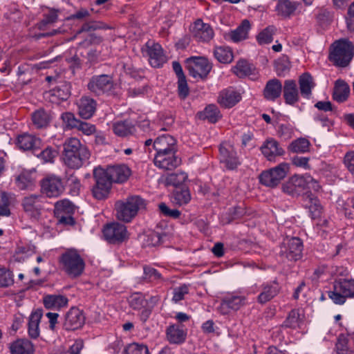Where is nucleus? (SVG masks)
<instances>
[{
	"instance_id": "25",
	"label": "nucleus",
	"mask_w": 354,
	"mask_h": 354,
	"mask_svg": "<svg viewBox=\"0 0 354 354\" xmlns=\"http://www.w3.org/2000/svg\"><path fill=\"white\" fill-rule=\"evenodd\" d=\"M241 99L240 93L232 90L222 91L218 97V102L225 108H231Z\"/></svg>"
},
{
	"instance_id": "1",
	"label": "nucleus",
	"mask_w": 354,
	"mask_h": 354,
	"mask_svg": "<svg viewBox=\"0 0 354 354\" xmlns=\"http://www.w3.org/2000/svg\"><path fill=\"white\" fill-rule=\"evenodd\" d=\"M89 157L90 153L88 149L82 145L77 138H70L65 141L64 144L63 160L68 167L77 169Z\"/></svg>"
},
{
	"instance_id": "12",
	"label": "nucleus",
	"mask_w": 354,
	"mask_h": 354,
	"mask_svg": "<svg viewBox=\"0 0 354 354\" xmlns=\"http://www.w3.org/2000/svg\"><path fill=\"white\" fill-rule=\"evenodd\" d=\"M190 32L192 37L200 42H209L214 37L212 26L201 19H197L194 22L190 27Z\"/></svg>"
},
{
	"instance_id": "49",
	"label": "nucleus",
	"mask_w": 354,
	"mask_h": 354,
	"mask_svg": "<svg viewBox=\"0 0 354 354\" xmlns=\"http://www.w3.org/2000/svg\"><path fill=\"white\" fill-rule=\"evenodd\" d=\"M302 319L303 315L299 313L298 310H292L289 313L284 324L287 327L296 328L300 326Z\"/></svg>"
},
{
	"instance_id": "22",
	"label": "nucleus",
	"mask_w": 354,
	"mask_h": 354,
	"mask_svg": "<svg viewBox=\"0 0 354 354\" xmlns=\"http://www.w3.org/2000/svg\"><path fill=\"white\" fill-rule=\"evenodd\" d=\"M153 147L157 153L176 152V140L170 135L159 136L153 142Z\"/></svg>"
},
{
	"instance_id": "50",
	"label": "nucleus",
	"mask_w": 354,
	"mask_h": 354,
	"mask_svg": "<svg viewBox=\"0 0 354 354\" xmlns=\"http://www.w3.org/2000/svg\"><path fill=\"white\" fill-rule=\"evenodd\" d=\"M274 32L275 28L274 26L267 27L257 35V41L261 44L270 43L273 39L272 36Z\"/></svg>"
},
{
	"instance_id": "39",
	"label": "nucleus",
	"mask_w": 354,
	"mask_h": 354,
	"mask_svg": "<svg viewBox=\"0 0 354 354\" xmlns=\"http://www.w3.org/2000/svg\"><path fill=\"white\" fill-rule=\"evenodd\" d=\"M250 28L249 21L243 20L236 30L229 32L228 37L234 42L240 41L247 38Z\"/></svg>"
},
{
	"instance_id": "60",
	"label": "nucleus",
	"mask_w": 354,
	"mask_h": 354,
	"mask_svg": "<svg viewBox=\"0 0 354 354\" xmlns=\"http://www.w3.org/2000/svg\"><path fill=\"white\" fill-rule=\"evenodd\" d=\"M309 161V158L297 156H294L291 159V162L292 165L299 168H301L303 169H309L310 168Z\"/></svg>"
},
{
	"instance_id": "4",
	"label": "nucleus",
	"mask_w": 354,
	"mask_h": 354,
	"mask_svg": "<svg viewBox=\"0 0 354 354\" xmlns=\"http://www.w3.org/2000/svg\"><path fill=\"white\" fill-rule=\"evenodd\" d=\"M354 55V45L347 39L335 41L330 46L329 59L335 66L346 67Z\"/></svg>"
},
{
	"instance_id": "31",
	"label": "nucleus",
	"mask_w": 354,
	"mask_h": 354,
	"mask_svg": "<svg viewBox=\"0 0 354 354\" xmlns=\"http://www.w3.org/2000/svg\"><path fill=\"white\" fill-rule=\"evenodd\" d=\"M299 85L301 94L308 98L315 84L312 75L308 73H305L299 76Z\"/></svg>"
},
{
	"instance_id": "51",
	"label": "nucleus",
	"mask_w": 354,
	"mask_h": 354,
	"mask_svg": "<svg viewBox=\"0 0 354 354\" xmlns=\"http://www.w3.org/2000/svg\"><path fill=\"white\" fill-rule=\"evenodd\" d=\"M111 27H109L108 25L102 23V22H94L92 24H84L80 30H79L77 33L74 35L73 37H72L71 39H73L77 37V35L82 34L84 32H88L91 30H97V29H109Z\"/></svg>"
},
{
	"instance_id": "16",
	"label": "nucleus",
	"mask_w": 354,
	"mask_h": 354,
	"mask_svg": "<svg viewBox=\"0 0 354 354\" xmlns=\"http://www.w3.org/2000/svg\"><path fill=\"white\" fill-rule=\"evenodd\" d=\"M180 158L176 152L157 153L154 158V164L165 170H171L180 165Z\"/></svg>"
},
{
	"instance_id": "19",
	"label": "nucleus",
	"mask_w": 354,
	"mask_h": 354,
	"mask_svg": "<svg viewBox=\"0 0 354 354\" xmlns=\"http://www.w3.org/2000/svg\"><path fill=\"white\" fill-rule=\"evenodd\" d=\"M84 322L83 313L77 308H72L65 316L64 327L67 330H75L80 328Z\"/></svg>"
},
{
	"instance_id": "15",
	"label": "nucleus",
	"mask_w": 354,
	"mask_h": 354,
	"mask_svg": "<svg viewBox=\"0 0 354 354\" xmlns=\"http://www.w3.org/2000/svg\"><path fill=\"white\" fill-rule=\"evenodd\" d=\"M88 87L91 91L100 95L111 91L114 88V83L110 76L102 75L93 77Z\"/></svg>"
},
{
	"instance_id": "9",
	"label": "nucleus",
	"mask_w": 354,
	"mask_h": 354,
	"mask_svg": "<svg viewBox=\"0 0 354 354\" xmlns=\"http://www.w3.org/2000/svg\"><path fill=\"white\" fill-rule=\"evenodd\" d=\"M105 239L111 243H120L129 239V234L127 227L115 222L107 225L104 229Z\"/></svg>"
},
{
	"instance_id": "56",
	"label": "nucleus",
	"mask_w": 354,
	"mask_h": 354,
	"mask_svg": "<svg viewBox=\"0 0 354 354\" xmlns=\"http://www.w3.org/2000/svg\"><path fill=\"white\" fill-rule=\"evenodd\" d=\"M243 214V209L241 207L235 206L230 209L226 215L223 217V222L230 223L233 220L239 218Z\"/></svg>"
},
{
	"instance_id": "35",
	"label": "nucleus",
	"mask_w": 354,
	"mask_h": 354,
	"mask_svg": "<svg viewBox=\"0 0 354 354\" xmlns=\"http://www.w3.org/2000/svg\"><path fill=\"white\" fill-rule=\"evenodd\" d=\"M42 317L41 310L33 312L29 318L28 334L31 338H37L39 335V323Z\"/></svg>"
},
{
	"instance_id": "6",
	"label": "nucleus",
	"mask_w": 354,
	"mask_h": 354,
	"mask_svg": "<svg viewBox=\"0 0 354 354\" xmlns=\"http://www.w3.org/2000/svg\"><path fill=\"white\" fill-rule=\"evenodd\" d=\"M289 170V164L281 162L272 168L262 171L259 176V182L266 187H276L286 178Z\"/></svg>"
},
{
	"instance_id": "55",
	"label": "nucleus",
	"mask_w": 354,
	"mask_h": 354,
	"mask_svg": "<svg viewBox=\"0 0 354 354\" xmlns=\"http://www.w3.org/2000/svg\"><path fill=\"white\" fill-rule=\"evenodd\" d=\"M339 288L338 290L343 292V294L348 297H354V280H343L339 282Z\"/></svg>"
},
{
	"instance_id": "30",
	"label": "nucleus",
	"mask_w": 354,
	"mask_h": 354,
	"mask_svg": "<svg viewBox=\"0 0 354 354\" xmlns=\"http://www.w3.org/2000/svg\"><path fill=\"white\" fill-rule=\"evenodd\" d=\"M282 85L277 79L268 81L263 91L264 97L269 100H274L279 97L281 93Z\"/></svg>"
},
{
	"instance_id": "62",
	"label": "nucleus",
	"mask_w": 354,
	"mask_h": 354,
	"mask_svg": "<svg viewBox=\"0 0 354 354\" xmlns=\"http://www.w3.org/2000/svg\"><path fill=\"white\" fill-rule=\"evenodd\" d=\"M161 243V236L159 233L151 232L146 236L145 246H157Z\"/></svg>"
},
{
	"instance_id": "64",
	"label": "nucleus",
	"mask_w": 354,
	"mask_h": 354,
	"mask_svg": "<svg viewBox=\"0 0 354 354\" xmlns=\"http://www.w3.org/2000/svg\"><path fill=\"white\" fill-rule=\"evenodd\" d=\"M344 162L348 170L354 175V151H348L346 153Z\"/></svg>"
},
{
	"instance_id": "45",
	"label": "nucleus",
	"mask_w": 354,
	"mask_h": 354,
	"mask_svg": "<svg viewBox=\"0 0 354 354\" xmlns=\"http://www.w3.org/2000/svg\"><path fill=\"white\" fill-rule=\"evenodd\" d=\"M305 194L306 198L308 200L309 205H308V207L309 209L311 218L313 219L319 218L321 215L322 207L318 200L316 197H314L308 190L306 192Z\"/></svg>"
},
{
	"instance_id": "32",
	"label": "nucleus",
	"mask_w": 354,
	"mask_h": 354,
	"mask_svg": "<svg viewBox=\"0 0 354 354\" xmlns=\"http://www.w3.org/2000/svg\"><path fill=\"white\" fill-rule=\"evenodd\" d=\"M350 88L348 85L343 80H338L335 82L333 97L338 102H343L348 97Z\"/></svg>"
},
{
	"instance_id": "17",
	"label": "nucleus",
	"mask_w": 354,
	"mask_h": 354,
	"mask_svg": "<svg viewBox=\"0 0 354 354\" xmlns=\"http://www.w3.org/2000/svg\"><path fill=\"white\" fill-rule=\"evenodd\" d=\"M221 161L225 163L228 169H235L239 165L240 161L236 156L233 145L229 142H223L219 148Z\"/></svg>"
},
{
	"instance_id": "58",
	"label": "nucleus",
	"mask_w": 354,
	"mask_h": 354,
	"mask_svg": "<svg viewBox=\"0 0 354 354\" xmlns=\"http://www.w3.org/2000/svg\"><path fill=\"white\" fill-rule=\"evenodd\" d=\"M9 204L10 202L7 194L4 192H0V215H10Z\"/></svg>"
},
{
	"instance_id": "48",
	"label": "nucleus",
	"mask_w": 354,
	"mask_h": 354,
	"mask_svg": "<svg viewBox=\"0 0 354 354\" xmlns=\"http://www.w3.org/2000/svg\"><path fill=\"white\" fill-rule=\"evenodd\" d=\"M52 95L62 100H67L71 95V86L66 82H60L59 85L52 90Z\"/></svg>"
},
{
	"instance_id": "40",
	"label": "nucleus",
	"mask_w": 354,
	"mask_h": 354,
	"mask_svg": "<svg viewBox=\"0 0 354 354\" xmlns=\"http://www.w3.org/2000/svg\"><path fill=\"white\" fill-rule=\"evenodd\" d=\"M167 339L172 344H180L185 340L186 333L178 326L172 325L167 330Z\"/></svg>"
},
{
	"instance_id": "27",
	"label": "nucleus",
	"mask_w": 354,
	"mask_h": 354,
	"mask_svg": "<svg viewBox=\"0 0 354 354\" xmlns=\"http://www.w3.org/2000/svg\"><path fill=\"white\" fill-rule=\"evenodd\" d=\"M245 304L244 296H232L224 299L220 306V311L223 314H227L228 309L237 310Z\"/></svg>"
},
{
	"instance_id": "57",
	"label": "nucleus",
	"mask_w": 354,
	"mask_h": 354,
	"mask_svg": "<svg viewBox=\"0 0 354 354\" xmlns=\"http://www.w3.org/2000/svg\"><path fill=\"white\" fill-rule=\"evenodd\" d=\"M76 129L86 136H91L96 131L95 125L81 120H80Z\"/></svg>"
},
{
	"instance_id": "14",
	"label": "nucleus",
	"mask_w": 354,
	"mask_h": 354,
	"mask_svg": "<svg viewBox=\"0 0 354 354\" xmlns=\"http://www.w3.org/2000/svg\"><path fill=\"white\" fill-rule=\"evenodd\" d=\"M74 211V206L68 200L58 201L55 204V214L61 224L72 225L74 221L71 214Z\"/></svg>"
},
{
	"instance_id": "36",
	"label": "nucleus",
	"mask_w": 354,
	"mask_h": 354,
	"mask_svg": "<svg viewBox=\"0 0 354 354\" xmlns=\"http://www.w3.org/2000/svg\"><path fill=\"white\" fill-rule=\"evenodd\" d=\"M200 120H207L209 122L215 123L221 117L218 109L214 105L207 106L203 111L197 113Z\"/></svg>"
},
{
	"instance_id": "7",
	"label": "nucleus",
	"mask_w": 354,
	"mask_h": 354,
	"mask_svg": "<svg viewBox=\"0 0 354 354\" xmlns=\"http://www.w3.org/2000/svg\"><path fill=\"white\" fill-rule=\"evenodd\" d=\"M158 298L152 297L149 301L145 299L144 297L139 293L132 294L128 299V302L131 308L134 310H140V319L146 322L151 315V309L153 305L157 302Z\"/></svg>"
},
{
	"instance_id": "52",
	"label": "nucleus",
	"mask_w": 354,
	"mask_h": 354,
	"mask_svg": "<svg viewBox=\"0 0 354 354\" xmlns=\"http://www.w3.org/2000/svg\"><path fill=\"white\" fill-rule=\"evenodd\" d=\"M61 118L66 127L70 129H76L80 122V120H78L75 115L71 112L64 113L62 115Z\"/></svg>"
},
{
	"instance_id": "43",
	"label": "nucleus",
	"mask_w": 354,
	"mask_h": 354,
	"mask_svg": "<svg viewBox=\"0 0 354 354\" xmlns=\"http://www.w3.org/2000/svg\"><path fill=\"white\" fill-rule=\"evenodd\" d=\"M296 8L295 3L289 0H279L277 5L276 10L278 15L288 17L295 12Z\"/></svg>"
},
{
	"instance_id": "37",
	"label": "nucleus",
	"mask_w": 354,
	"mask_h": 354,
	"mask_svg": "<svg viewBox=\"0 0 354 354\" xmlns=\"http://www.w3.org/2000/svg\"><path fill=\"white\" fill-rule=\"evenodd\" d=\"M255 71V67L244 59L239 60L232 68V72L239 77L254 75Z\"/></svg>"
},
{
	"instance_id": "20",
	"label": "nucleus",
	"mask_w": 354,
	"mask_h": 354,
	"mask_svg": "<svg viewBox=\"0 0 354 354\" xmlns=\"http://www.w3.org/2000/svg\"><path fill=\"white\" fill-rule=\"evenodd\" d=\"M261 151L263 156L269 161H274L277 157L281 156L285 153L279 142L274 139L266 140L261 147Z\"/></svg>"
},
{
	"instance_id": "26",
	"label": "nucleus",
	"mask_w": 354,
	"mask_h": 354,
	"mask_svg": "<svg viewBox=\"0 0 354 354\" xmlns=\"http://www.w3.org/2000/svg\"><path fill=\"white\" fill-rule=\"evenodd\" d=\"M11 354H33L34 346L26 339H18L12 342L9 346Z\"/></svg>"
},
{
	"instance_id": "33",
	"label": "nucleus",
	"mask_w": 354,
	"mask_h": 354,
	"mask_svg": "<svg viewBox=\"0 0 354 354\" xmlns=\"http://www.w3.org/2000/svg\"><path fill=\"white\" fill-rule=\"evenodd\" d=\"M17 143L21 149L26 151L39 147L41 141L32 135L25 133L18 137Z\"/></svg>"
},
{
	"instance_id": "18",
	"label": "nucleus",
	"mask_w": 354,
	"mask_h": 354,
	"mask_svg": "<svg viewBox=\"0 0 354 354\" xmlns=\"http://www.w3.org/2000/svg\"><path fill=\"white\" fill-rule=\"evenodd\" d=\"M104 171L109 180L113 183H124L131 176V170L126 165H117L104 169Z\"/></svg>"
},
{
	"instance_id": "54",
	"label": "nucleus",
	"mask_w": 354,
	"mask_h": 354,
	"mask_svg": "<svg viewBox=\"0 0 354 354\" xmlns=\"http://www.w3.org/2000/svg\"><path fill=\"white\" fill-rule=\"evenodd\" d=\"M190 199L191 196L187 189L185 188L181 190H177L174 193V201L180 205L187 204Z\"/></svg>"
},
{
	"instance_id": "29",
	"label": "nucleus",
	"mask_w": 354,
	"mask_h": 354,
	"mask_svg": "<svg viewBox=\"0 0 354 354\" xmlns=\"http://www.w3.org/2000/svg\"><path fill=\"white\" fill-rule=\"evenodd\" d=\"M51 119L50 113L43 108H40L32 113V123L38 129L47 127Z\"/></svg>"
},
{
	"instance_id": "23",
	"label": "nucleus",
	"mask_w": 354,
	"mask_h": 354,
	"mask_svg": "<svg viewBox=\"0 0 354 354\" xmlns=\"http://www.w3.org/2000/svg\"><path fill=\"white\" fill-rule=\"evenodd\" d=\"M78 113L84 119L92 117L96 109L95 102L90 97H82L77 102Z\"/></svg>"
},
{
	"instance_id": "63",
	"label": "nucleus",
	"mask_w": 354,
	"mask_h": 354,
	"mask_svg": "<svg viewBox=\"0 0 354 354\" xmlns=\"http://www.w3.org/2000/svg\"><path fill=\"white\" fill-rule=\"evenodd\" d=\"M337 350L339 354H352V351L348 346V342L344 337H339L337 343Z\"/></svg>"
},
{
	"instance_id": "59",
	"label": "nucleus",
	"mask_w": 354,
	"mask_h": 354,
	"mask_svg": "<svg viewBox=\"0 0 354 354\" xmlns=\"http://www.w3.org/2000/svg\"><path fill=\"white\" fill-rule=\"evenodd\" d=\"M127 354H149L148 348L145 345L131 344L126 349Z\"/></svg>"
},
{
	"instance_id": "13",
	"label": "nucleus",
	"mask_w": 354,
	"mask_h": 354,
	"mask_svg": "<svg viewBox=\"0 0 354 354\" xmlns=\"http://www.w3.org/2000/svg\"><path fill=\"white\" fill-rule=\"evenodd\" d=\"M41 189L48 197H57L63 192L64 187L59 178L50 176L41 181Z\"/></svg>"
},
{
	"instance_id": "3",
	"label": "nucleus",
	"mask_w": 354,
	"mask_h": 354,
	"mask_svg": "<svg viewBox=\"0 0 354 354\" xmlns=\"http://www.w3.org/2000/svg\"><path fill=\"white\" fill-rule=\"evenodd\" d=\"M307 189H313L315 192L321 189L317 180L307 174H295L282 185V191L293 197L299 196Z\"/></svg>"
},
{
	"instance_id": "8",
	"label": "nucleus",
	"mask_w": 354,
	"mask_h": 354,
	"mask_svg": "<svg viewBox=\"0 0 354 354\" xmlns=\"http://www.w3.org/2000/svg\"><path fill=\"white\" fill-rule=\"evenodd\" d=\"M93 176L95 180V185L93 188V196L102 200L108 196L112 183L108 180L102 167L95 168L93 171Z\"/></svg>"
},
{
	"instance_id": "42",
	"label": "nucleus",
	"mask_w": 354,
	"mask_h": 354,
	"mask_svg": "<svg viewBox=\"0 0 354 354\" xmlns=\"http://www.w3.org/2000/svg\"><path fill=\"white\" fill-rule=\"evenodd\" d=\"M214 55L223 64L230 63L234 59L233 53L229 47L216 46L214 50Z\"/></svg>"
},
{
	"instance_id": "44",
	"label": "nucleus",
	"mask_w": 354,
	"mask_h": 354,
	"mask_svg": "<svg viewBox=\"0 0 354 354\" xmlns=\"http://www.w3.org/2000/svg\"><path fill=\"white\" fill-rule=\"evenodd\" d=\"M114 133L120 137H127L133 132V126L127 121H119L113 124Z\"/></svg>"
},
{
	"instance_id": "46",
	"label": "nucleus",
	"mask_w": 354,
	"mask_h": 354,
	"mask_svg": "<svg viewBox=\"0 0 354 354\" xmlns=\"http://www.w3.org/2000/svg\"><path fill=\"white\" fill-rule=\"evenodd\" d=\"M187 176L184 172L174 173L168 175L164 180L166 186L177 187L182 185L187 179Z\"/></svg>"
},
{
	"instance_id": "21",
	"label": "nucleus",
	"mask_w": 354,
	"mask_h": 354,
	"mask_svg": "<svg viewBox=\"0 0 354 354\" xmlns=\"http://www.w3.org/2000/svg\"><path fill=\"white\" fill-rule=\"evenodd\" d=\"M142 52H146L149 56L150 64L153 67H158L162 65L165 61L162 49L158 44L147 43L145 48L142 49Z\"/></svg>"
},
{
	"instance_id": "10",
	"label": "nucleus",
	"mask_w": 354,
	"mask_h": 354,
	"mask_svg": "<svg viewBox=\"0 0 354 354\" xmlns=\"http://www.w3.org/2000/svg\"><path fill=\"white\" fill-rule=\"evenodd\" d=\"M187 67L189 74L194 77H206L211 71L212 66L207 59L203 57H190L187 59Z\"/></svg>"
},
{
	"instance_id": "11",
	"label": "nucleus",
	"mask_w": 354,
	"mask_h": 354,
	"mask_svg": "<svg viewBox=\"0 0 354 354\" xmlns=\"http://www.w3.org/2000/svg\"><path fill=\"white\" fill-rule=\"evenodd\" d=\"M302 242L299 238L287 239L281 248L280 254L289 261H297L301 257Z\"/></svg>"
},
{
	"instance_id": "2",
	"label": "nucleus",
	"mask_w": 354,
	"mask_h": 354,
	"mask_svg": "<svg viewBox=\"0 0 354 354\" xmlns=\"http://www.w3.org/2000/svg\"><path fill=\"white\" fill-rule=\"evenodd\" d=\"M146 208V203L139 196H131L115 204V216L124 223H130L139 211Z\"/></svg>"
},
{
	"instance_id": "28",
	"label": "nucleus",
	"mask_w": 354,
	"mask_h": 354,
	"mask_svg": "<svg viewBox=\"0 0 354 354\" xmlns=\"http://www.w3.org/2000/svg\"><path fill=\"white\" fill-rule=\"evenodd\" d=\"M283 97L286 102L290 105L299 101V95L295 81H285L283 86Z\"/></svg>"
},
{
	"instance_id": "24",
	"label": "nucleus",
	"mask_w": 354,
	"mask_h": 354,
	"mask_svg": "<svg viewBox=\"0 0 354 354\" xmlns=\"http://www.w3.org/2000/svg\"><path fill=\"white\" fill-rule=\"evenodd\" d=\"M280 287L275 281L263 286L262 291L258 296V302L264 304L278 295Z\"/></svg>"
},
{
	"instance_id": "47",
	"label": "nucleus",
	"mask_w": 354,
	"mask_h": 354,
	"mask_svg": "<svg viewBox=\"0 0 354 354\" xmlns=\"http://www.w3.org/2000/svg\"><path fill=\"white\" fill-rule=\"evenodd\" d=\"M38 196L31 195L26 197L24 200V207L26 212H30L33 216L39 214Z\"/></svg>"
},
{
	"instance_id": "38",
	"label": "nucleus",
	"mask_w": 354,
	"mask_h": 354,
	"mask_svg": "<svg viewBox=\"0 0 354 354\" xmlns=\"http://www.w3.org/2000/svg\"><path fill=\"white\" fill-rule=\"evenodd\" d=\"M310 141L305 138H297L290 143L288 150L294 153H304L310 150Z\"/></svg>"
},
{
	"instance_id": "5",
	"label": "nucleus",
	"mask_w": 354,
	"mask_h": 354,
	"mask_svg": "<svg viewBox=\"0 0 354 354\" xmlns=\"http://www.w3.org/2000/svg\"><path fill=\"white\" fill-rule=\"evenodd\" d=\"M63 270L71 278L80 276L85 268L84 259L75 250L66 251L60 257Z\"/></svg>"
},
{
	"instance_id": "61",
	"label": "nucleus",
	"mask_w": 354,
	"mask_h": 354,
	"mask_svg": "<svg viewBox=\"0 0 354 354\" xmlns=\"http://www.w3.org/2000/svg\"><path fill=\"white\" fill-rule=\"evenodd\" d=\"M178 93L181 99H185L188 96L189 90L185 77H180L178 80Z\"/></svg>"
},
{
	"instance_id": "53",
	"label": "nucleus",
	"mask_w": 354,
	"mask_h": 354,
	"mask_svg": "<svg viewBox=\"0 0 354 354\" xmlns=\"http://www.w3.org/2000/svg\"><path fill=\"white\" fill-rule=\"evenodd\" d=\"M338 288H339V283L335 285L333 291L328 292V297L333 301L335 304H342L345 302V299L346 297H348V296L343 294L342 291L338 290Z\"/></svg>"
},
{
	"instance_id": "34",
	"label": "nucleus",
	"mask_w": 354,
	"mask_h": 354,
	"mask_svg": "<svg viewBox=\"0 0 354 354\" xmlns=\"http://www.w3.org/2000/svg\"><path fill=\"white\" fill-rule=\"evenodd\" d=\"M35 171H24L17 178V186L21 189H32L35 186Z\"/></svg>"
},
{
	"instance_id": "41",
	"label": "nucleus",
	"mask_w": 354,
	"mask_h": 354,
	"mask_svg": "<svg viewBox=\"0 0 354 354\" xmlns=\"http://www.w3.org/2000/svg\"><path fill=\"white\" fill-rule=\"evenodd\" d=\"M68 299L62 295H47L44 298L46 308L59 309L67 305Z\"/></svg>"
}]
</instances>
